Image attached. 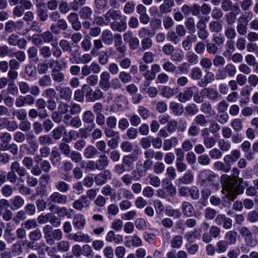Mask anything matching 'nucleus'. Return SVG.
I'll return each instance as SVG.
<instances>
[{"instance_id":"5701e85b","label":"nucleus","mask_w":258,"mask_h":258,"mask_svg":"<svg viewBox=\"0 0 258 258\" xmlns=\"http://www.w3.org/2000/svg\"><path fill=\"white\" fill-rule=\"evenodd\" d=\"M178 144V141L176 137H171L166 139L163 142V150L165 151L170 150L172 148L175 147Z\"/></svg>"},{"instance_id":"20e7f679","label":"nucleus","mask_w":258,"mask_h":258,"mask_svg":"<svg viewBox=\"0 0 258 258\" xmlns=\"http://www.w3.org/2000/svg\"><path fill=\"white\" fill-rule=\"evenodd\" d=\"M201 184L205 186L208 184L214 185L216 184V179H218L217 175L213 171L209 170H205L202 171L199 175Z\"/></svg>"},{"instance_id":"774afa93","label":"nucleus","mask_w":258,"mask_h":258,"mask_svg":"<svg viewBox=\"0 0 258 258\" xmlns=\"http://www.w3.org/2000/svg\"><path fill=\"white\" fill-rule=\"evenodd\" d=\"M20 130L24 132H29L31 128V124L29 121L26 119L22 120L18 125Z\"/></svg>"},{"instance_id":"423d86ee","label":"nucleus","mask_w":258,"mask_h":258,"mask_svg":"<svg viewBox=\"0 0 258 258\" xmlns=\"http://www.w3.org/2000/svg\"><path fill=\"white\" fill-rule=\"evenodd\" d=\"M85 96L86 101L88 102H94L105 98L103 92L100 89L93 90L90 87H88L87 89Z\"/></svg>"},{"instance_id":"393cba45","label":"nucleus","mask_w":258,"mask_h":258,"mask_svg":"<svg viewBox=\"0 0 258 258\" xmlns=\"http://www.w3.org/2000/svg\"><path fill=\"white\" fill-rule=\"evenodd\" d=\"M110 28L113 31L122 32L127 29V24L125 19H123L120 22H111L110 23Z\"/></svg>"},{"instance_id":"a211bd4d","label":"nucleus","mask_w":258,"mask_h":258,"mask_svg":"<svg viewBox=\"0 0 258 258\" xmlns=\"http://www.w3.org/2000/svg\"><path fill=\"white\" fill-rule=\"evenodd\" d=\"M163 3L159 6V11L161 14L170 13L175 6L174 0H164Z\"/></svg>"},{"instance_id":"603ef678","label":"nucleus","mask_w":258,"mask_h":258,"mask_svg":"<svg viewBox=\"0 0 258 258\" xmlns=\"http://www.w3.org/2000/svg\"><path fill=\"white\" fill-rule=\"evenodd\" d=\"M230 125L233 130L237 133L240 132L243 130L242 121L238 118L234 119L231 122Z\"/></svg>"},{"instance_id":"6e6552de","label":"nucleus","mask_w":258,"mask_h":258,"mask_svg":"<svg viewBox=\"0 0 258 258\" xmlns=\"http://www.w3.org/2000/svg\"><path fill=\"white\" fill-rule=\"evenodd\" d=\"M68 197L61 194L58 191H55L52 193L47 200V202L49 205L52 203H56L60 205H66L68 202Z\"/></svg>"},{"instance_id":"e2e57ef3","label":"nucleus","mask_w":258,"mask_h":258,"mask_svg":"<svg viewBox=\"0 0 258 258\" xmlns=\"http://www.w3.org/2000/svg\"><path fill=\"white\" fill-rule=\"evenodd\" d=\"M65 130L63 125H60L55 128L52 131V137L55 140H58L61 138L63 131Z\"/></svg>"},{"instance_id":"ddd939ff","label":"nucleus","mask_w":258,"mask_h":258,"mask_svg":"<svg viewBox=\"0 0 258 258\" xmlns=\"http://www.w3.org/2000/svg\"><path fill=\"white\" fill-rule=\"evenodd\" d=\"M90 205V201L88 199L87 197L83 195L79 199L74 201L73 207L76 210L82 211L84 208H89Z\"/></svg>"},{"instance_id":"bb28decb","label":"nucleus","mask_w":258,"mask_h":258,"mask_svg":"<svg viewBox=\"0 0 258 258\" xmlns=\"http://www.w3.org/2000/svg\"><path fill=\"white\" fill-rule=\"evenodd\" d=\"M181 210L183 215L188 217L192 216L194 208L189 202L184 201L182 203Z\"/></svg>"},{"instance_id":"aec40b11","label":"nucleus","mask_w":258,"mask_h":258,"mask_svg":"<svg viewBox=\"0 0 258 258\" xmlns=\"http://www.w3.org/2000/svg\"><path fill=\"white\" fill-rule=\"evenodd\" d=\"M70 237L71 239L78 242L89 243L91 241L90 236L82 232L72 234L70 235Z\"/></svg>"},{"instance_id":"dca6fc26","label":"nucleus","mask_w":258,"mask_h":258,"mask_svg":"<svg viewBox=\"0 0 258 258\" xmlns=\"http://www.w3.org/2000/svg\"><path fill=\"white\" fill-rule=\"evenodd\" d=\"M56 90L58 92L61 99L69 101L72 98L73 91L70 87L58 86L56 87Z\"/></svg>"},{"instance_id":"864d4df0","label":"nucleus","mask_w":258,"mask_h":258,"mask_svg":"<svg viewBox=\"0 0 258 258\" xmlns=\"http://www.w3.org/2000/svg\"><path fill=\"white\" fill-rule=\"evenodd\" d=\"M252 13L246 12L241 15L237 19V22L248 25V22L252 18Z\"/></svg>"},{"instance_id":"39448f33","label":"nucleus","mask_w":258,"mask_h":258,"mask_svg":"<svg viewBox=\"0 0 258 258\" xmlns=\"http://www.w3.org/2000/svg\"><path fill=\"white\" fill-rule=\"evenodd\" d=\"M221 233V229L217 225H212L209 228V231L203 232L202 236V241L206 243L211 242L213 239H216L219 237Z\"/></svg>"},{"instance_id":"2eb2a0df","label":"nucleus","mask_w":258,"mask_h":258,"mask_svg":"<svg viewBox=\"0 0 258 258\" xmlns=\"http://www.w3.org/2000/svg\"><path fill=\"white\" fill-rule=\"evenodd\" d=\"M112 178V174L108 170H105L103 172L97 174L94 177V181L96 185H102L105 184L107 180Z\"/></svg>"},{"instance_id":"c9c22d12","label":"nucleus","mask_w":258,"mask_h":258,"mask_svg":"<svg viewBox=\"0 0 258 258\" xmlns=\"http://www.w3.org/2000/svg\"><path fill=\"white\" fill-rule=\"evenodd\" d=\"M224 34L225 37L229 40L234 39L237 35L234 26H225Z\"/></svg>"},{"instance_id":"6e6d98bb","label":"nucleus","mask_w":258,"mask_h":258,"mask_svg":"<svg viewBox=\"0 0 258 258\" xmlns=\"http://www.w3.org/2000/svg\"><path fill=\"white\" fill-rule=\"evenodd\" d=\"M214 166L218 170L222 171L224 172H228L231 170V166L229 164H224L220 161L215 162Z\"/></svg>"},{"instance_id":"72a5a7b5","label":"nucleus","mask_w":258,"mask_h":258,"mask_svg":"<svg viewBox=\"0 0 258 258\" xmlns=\"http://www.w3.org/2000/svg\"><path fill=\"white\" fill-rule=\"evenodd\" d=\"M27 54L29 61L37 62L39 60L38 50L35 46H31L27 50Z\"/></svg>"},{"instance_id":"ea45409f","label":"nucleus","mask_w":258,"mask_h":258,"mask_svg":"<svg viewBox=\"0 0 258 258\" xmlns=\"http://www.w3.org/2000/svg\"><path fill=\"white\" fill-rule=\"evenodd\" d=\"M161 94L164 97L166 98H170L173 97L176 93L174 89L167 86H164L160 90Z\"/></svg>"},{"instance_id":"473e14b6","label":"nucleus","mask_w":258,"mask_h":258,"mask_svg":"<svg viewBox=\"0 0 258 258\" xmlns=\"http://www.w3.org/2000/svg\"><path fill=\"white\" fill-rule=\"evenodd\" d=\"M171 179L168 178H165L162 180V182L167 185L165 187V189L169 194V196L174 197L176 194V188L171 182Z\"/></svg>"},{"instance_id":"7c9ffc66","label":"nucleus","mask_w":258,"mask_h":258,"mask_svg":"<svg viewBox=\"0 0 258 258\" xmlns=\"http://www.w3.org/2000/svg\"><path fill=\"white\" fill-rule=\"evenodd\" d=\"M201 111L209 116H213L215 114V111L213 109L211 103L208 101L202 104L200 107Z\"/></svg>"},{"instance_id":"f257e3e1","label":"nucleus","mask_w":258,"mask_h":258,"mask_svg":"<svg viewBox=\"0 0 258 258\" xmlns=\"http://www.w3.org/2000/svg\"><path fill=\"white\" fill-rule=\"evenodd\" d=\"M233 177L227 174L221 176L222 184L223 193L231 201H234L238 194H241L244 191V187L241 185L243 180L241 178H237L239 171L237 168L232 170Z\"/></svg>"},{"instance_id":"5fc2aeb1","label":"nucleus","mask_w":258,"mask_h":258,"mask_svg":"<svg viewBox=\"0 0 258 258\" xmlns=\"http://www.w3.org/2000/svg\"><path fill=\"white\" fill-rule=\"evenodd\" d=\"M138 158L136 154L126 155L123 157L122 162L124 165L130 166L133 165L134 162L137 160Z\"/></svg>"},{"instance_id":"f03ea898","label":"nucleus","mask_w":258,"mask_h":258,"mask_svg":"<svg viewBox=\"0 0 258 258\" xmlns=\"http://www.w3.org/2000/svg\"><path fill=\"white\" fill-rule=\"evenodd\" d=\"M46 242L49 245H52L55 241H60L63 237L62 231L59 229H53L52 226L46 225L42 228Z\"/></svg>"},{"instance_id":"69168bd1","label":"nucleus","mask_w":258,"mask_h":258,"mask_svg":"<svg viewBox=\"0 0 258 258\" xmlns=\"http://www.w3.org/2000/svg\"><path fill=\"white\" fill-rule=\"evenodd\" d=\"M38 142L41 145H50L53 143V140L49 135H41L38 138Z\"/></svg>"},{"instance_id":"8fccbe9b","label":"nucleus","mask_w":258,"mask_h":258,"mask_svg":"<svg viewBox=\"0 0 258 258\" xmlns=\"http://www.w3.org/2000/svg\"><path fill=\"white\" fill-rule=\"evenodd\" d=\"M38 84L43 88L50 86L52 84V80L50 77L47 75H44L39 79Z\"/></svg>"},{"instance_id":"a878e982","label":"nucleus","mask_w":258,"mask_h":258,"mask_svg":"<svg viewBox=\"0 0 258 258\" xmlns=\"http://www.w3.org/2000/svg\"><path fill=\"white\" fill-rule=\"evenodd\" d=\"M78 15L82 20H88L91 19L93 11L89 7L85 6L80 9Z\"/></svg>"},{"instance_id":"c85d7f7f","label":"nucleus","mask_w":258,"mask_h":258,"mask_svg":"<svg viewBox=\"0 0 258 258\" xmlns=\"http://www.w3.org/2000/svg\"><path fill=\"white\" fill-rule=\"evenodd\" d=\"M98 170L105 169L109 165V161L106 155L101 154L98 159L96 161Z\"/></svg>"},{"instance_id":"79ce46f5","label":"nucleus","mask_w":258,"mask_h":258,"mask_svg":"<svg viewBox=\"0 0 258 258\" xmlns=\"http://www.w3.org/2000/svg\"><path fill=\"white\" fill-rule=\"evenodd\" d=\"M194 180V176L190 170L186 171L184 175L180 179V182L185 184H189L191 183Z\"/></svg>"},{"instance_id":"f704fd0d","label":"nucleus","mask_w":258,"mask_h":258,"mask_svg":"<svg viewBox=\"0 0 258 258\" xmlns=\"http://www.w3.org/2000/svg\"><path fill=\"white\" fill-rule=\"evenodd\" d=\"M98 153L97 149L92 145L86 148L84 152V156L87 159L94 158Z\"/></svg>"},{"instance_id":"338daca9","label":"nucleus","mask_w":258,"mask_h":258,"mask_svg":"<svg viewBox=\"0 0 258 258\" xmlns=\"http://www.w3.org/2000/svg\"><path fill=\"white\" fill-rule=\"evenodd\" d=\"M202 76V71L198 67H195L192 69L190 72V77L192 80H199Z\"/></svg>"},{"instance_id":"b1692460","label":"nucleus","mask_w":258,"mask_h":258,"mask_svg":"<svg viewBox=\"0 0 258 258\" xmlns=\"http://www.w3.org/2000/svg\"><path fill=\"white\" fill-rule=\"evenodd\" d=\"M106 240L110 242H114L116 244H120L123 241V236L120 234H115L113 231L111 230L107 234Z\"/></svg>"},{"instance_id":"680f3d73","label":"nucleus","mask_w":258,"mask_h":258,"mask_svg":"<svg viewBox=\"0 0 258 258\" xmlns=\"http://www.w3.org/2000/svg\"><path fill=\"white\" fill-rule=\"evenodd\" d=\"M86 0H73L70 5L72 10L78 11L82 6L86 4Z\"/></svg>"},{"instance_id":"9b49d317","label":"nucleus","mask_w":258,"mask_h":258,"mask_svg":"<svg viewBox=\"0 0 258 258\" xmlns=\"http://www.w3.org/2000/svg\"><path fill=\"white\" fill-rule=\"evenodd\" d=\"M198 29L197 34L199 38L205 40L208 38L209 33L207 30V24L205 21L201 19L197 24Z\"/></svg>"},{"instance_id":"4c0bfd02","label":"nucleus","mask_w":258,"mask_h":258,"mask_svg":"<svg viewBox=\"0 0 258 258\" xmlns=\"http://www.w3.org/2000/svg\"><path fill=\"white\" fill-rule=\"evenodd\" d=\"M218 146L222 152H225L230 150L231 144L229 141L226 140L224 139H221L218 141Z\"/></svg>"},{"instance_id":"e433bc0d","label":"nucleus","mask_w":258,"mask_h":258,"mask_svg":"<svg viewBox=\"0 0 258 258\" xmlns=\"http://www.w3.org/2000/svg\"><path fill=\"white\" fill-rule=\"evenodd\" d=\"M170 109L173 114L176 115H180L183 111V105L175 102H171L169 105Z\"/></svg>"},{"instance_id":"9d476101","label":"nucleus","mask_w":258,"mask_h":258,"mask_svg":"<svg viewBox=\"0 0 258 258\" xmlns=\"http://www.w3.org/2000/svg\"><path fill=\"white\" fill-rule=\"evenodd\" d=\"M95 115L90 110L85 111L82 115V120L84 123L88 124L87 131L91 132L95 127Z\"/></svg>"},{"instance_id":"cd10ccee","label":"nucleus","mask_w":258,"mask_h":258,"mask_svg":"<svg viewBox=\"0 0 258 258\" xmlns=\"http://www.w3.org/2000/svg\"><path fill=\"white\" fill-rule=\"evenodd\" d=\"M51 77L54 82L57 83H61L65 80L64 74L60 70L53 68L51 71Z\"/></svg>"},{"instance_id":"37998d69","label":"nucleus","mask_w":258,"mask_h":258,"mask_svg":"<svg viewBox=\"0 0 258 258\" xmlns=\"http://www.w3.org/2000/svg\"><path fill=\"white\" fill-rule=\"evenodd\" d=\"M209 29L211 32L219 33L220 32L223 28L222 23L218 21H212L209 23Z\"/></svg>"},{"instance_id":"4be33fe9","label":"nucleus","mask_w":258,"mask_h":258,"mask_svg":"<svg viewBox=\"0 0 258 258\" xmlns=\"http://www.w3.org/2000/svg\"><path fill=\"white\" fill-rule=\"evenodd\" d=\"M23 23L21 21L15 22L13 21H9L5 24V31L11 33L17 29H20L22 28Z\"/></svg>"},{"instance_id":"2f4dec72","label":"nucleus","mask_w":258,"mask_h":258,"mask_svg":"<svg viewBox=\"0 0 258 258\" xmlns=\"http://www.w3.org/2000/svg\"><path fill=\"white\" fill-rule=\"evenodd\" d=\"M101 40L105 44H111L113 40V35L112 32L109 30H104L101 36Z\"/></svg>"},{"instance_id":"0eeeda50","label":"nucleus","mask_w":258,"mask_h":258,"mask_svg":"<svg viewBox=\"0 0 258 258\" xmlns=\"http://www.w3.org/2000/svg\"><path fill=\"white\" fill-rule=\"evenodd\" d=\"M198 92V88L196 86L186 88L182 92L178 95V99L181 103H185L191 99L194 93Z\"/></svg>"},{"instance_id":"412c9836","label":"nucleus","mask_w":258,"mask_h":258,"mask_svg":"<svg viewBox=\"0 0 258 258\" xmlns=\"http://www.w3.org/2000/svg\"><path fill=\"white\" fill-rule=\"evenodd\" d=\"M73 224L77 229L80 230L84 228L86 225V219L83 215L77 214L74 216Z\"/></svg>"},{"instance_id":"de8ad7c7","label":"nucleus","mask_w":258,"mask_h":258,"mask_svg":"<svg viewBox=\"0 0 258 258\" xmlns=\"http://www.w3.org/2000/svg\"><path fill=\"white\" fill-rule=\"evenodd\" d=\"M56 247L58 251L66 252L69 250L70 244L68 241L60 240L56 243Z\"/></svg>"},{"instance_id":"1a4fd4ad","label":"nucleus","mask_w":258,"mask_h":258,"mask_svg":"<svg viewBox=\"0 0 258 258\" xmlns=\"http://www.w3.org/2000/svg\"><path fill=\"white\" fill-rule=\"evenodd\" d=\"M201 94L203 96H206L209 100L217 101L222 98V96L218 91L213 88H205L201 90Z\"/></svg>"},{"instance_id":"4468645a","label":"nucleus","mask_w":258,"mask_h":258,"mask_svg":"<svg viewBox=\"0 0 258 258\" xmlns=\"http://www.w3.org/2000/svg\"><path fill=\"white\" fill-rule=\"evenodd\" d=\"M110 75L107 71L103 72L100 76L99 85L103 91H107L110 88Z\"/></svg>"},{"instance_id":"a18cd8bd","label":"nucleus","mask_w":258,"mask_h":258,"mask_svg":"<svg viewBox=\"0 0 258 258\" xmlns=\"http://www.w3.org/2000/svg\"><path fill=\"white\" fill-rule=\"evenodd\" d=\"M12 115L16 116L17 118L19 120H23L26 119L27 113L25 109H13L12 112Z\"/></svg>"},{"instance_id":"4d7b16f0","label":"nucleus","mask_w":258,"mask_h":258,"mask_svg":"<svg viewBox=\"0 0 258 258\" xmlns=\"http://www.w3.org/2000/svg\"><path fill=\"white\" fill-rule=\"evenodd\" d=\"M69 111L72 115L78 114L81 112L82 107L81 106L75 102H72L69 105Z\"/></svg>"},{"instance_id":"f3484780","label":"nucleus","mask_w":258,"mask_h":258,"mask_svg":"<svg viewBox=\"0 0 258 258\" xmlns=\"http://www.w3.org/2000/svg\"><path fill=\"white\" fill-rule=\"evenodd\" d=\"M251 144L248 141H244L240 145V148L244 153L245 158L248 161H252L255 158V153L250 150Z\"/></svg>"},{"instance_id":"bf43d9fd","label":"nucleus","mask_w":258,"mask_h":258,"mask_svg":"<svg viewBox=\"0 0 258 258\" xmlns=\"http://www.w3.org/2000/svg\"><path fill=\"white\" fill-rule=\"evenodd\" d=\"M223 68L227 76L229 77H234L236 73V68L233 64L228 63Z\"/></svg>"},{"instance_id":"052dcab7","label":"nucleus","mask_w":258,"mask_h":258,"mask_svg":"<svg viewBox=\"0 0 258 258\" xmlns=\"http://www.w3.org/2000/svg\"><path fill=\"white\" fill-rule=\"evenodd\" d=\"M185 25L189 32L191 33H195L196 29L195 28V20L192 17H188L185 21Z\"/></svg>"},{"instance_id":"f8f14e48","label":"nucleus","mask_w":258,"mask_h":258,"mask_svg":"<svg viewBox=\"0 0 258 258\" xmlns=\"http://www.w3.org/2000/svg\"><path fill=\"white\" fill-rule=\"evenodd\" d=\"M215 222L217 225H223V227L225 229H229L232 226V220L224 214L218 215L215 218Z\"/></svg>"},{"instance_id":"c03bdc74","label":"nucleus","mask_w":258,"mask_h":258,"mask_svg":"<svg viewBox=\"0 0 258 258\" xmlns=\"http://www.w3.org/2000/svg\"><path fill=\"white\" fill-rule=\"evenodd\" d=\"M228 243L226 240H220L216 243V252L218 253H224L228 249Z\"/></svg>"},{"instance_id":"49530a36","label":"nucleus","mask_w":258,"mask_h":258,"mask_svg":"<svg viewBox=\"0 0 258 258\" xmlns=\"http://www.w3.org/2000/svg\"><path fill=\"white\" fill-rule=\"evenodd\" d=\"M237 232L233 230L227 232L225 234V239L229 245L234 244L237 240Z\"/></svg>"},{"instance_id":"a19ab883","label":"nucleus","mask_w":258,"mask_h":258,"mask_svg":"<svg viewBox=\"0 0 258 258\" xmlns=\"http://www.w3.org/2000/svg\"><path fill=\"white\" fill-rule=\"evenodd\" d=\"M59 45L61 49L64 51L66 52L68 51H70L71 55L73 56L76 55L75 51H73L71 49V44L69 41L65 39H62L60 40Z\"/></svg>"},{"instance_id":"0e129e2a","label":"nucleus","mask_w":258,"mask_h":258,"mask_svg":"<svg viewBox=\"0 0 258 258\" xmlns=\"http://www.w3.org/2000/svg\"><path fill=\"white\" fill-rule=\"evenodd\" d=\"M138 35L140 38H148V36L152 37L154 33H152L151 30L146 27H142L138 31Z\"/></svg>"},{"instance_id":"6ab92c4d","label":"nucleus","mask_w":258,"mask_h":258,"mask_svg":"<svg viewBox=\"0 0 258 258\" xmlns=\"http://www.w3.org/2000/svg\"><path fill=\"white\" fill-rule=\"evenodd\" d=\"M10 204L12 210H17L24 206L25 201L20 196L17 195L10 200Z\"/></svg>"},{"instance_id":"7ed1b4c3","label":"nucleus","mask_w":258,"mask_h":258,"mask_svg":"<svg viewBox=\"0 0 258 258\" xmlns=\"http://www.w3.org/2000/svg\"><path fill=\"white\" fill-rule=\"evenodd\" d=\"M11 170L9 171L7 175V180L12 183H15L18 179V177L16 174L21 177H24L27 174V170L18 161L13 162L10 167Z\"/></svg>"},{"instance_id":"3c124183","label":"nucleus","mask_w":258,"mask_h":258,"mask_svg":"<svg viewBox=\"0 0 258 258\" xmlns=\"http://www.w3.org/2000/svg\"><path fill=\"white\" fill-rule=\"evenodd\" d=\"M226 25L227 26H234L236 20V14L233 12H230L225 14Z\"/></svg>"},{"instance_id":"13d9d810","label":"nucleus","mask_w":258,"mask_h":258,"mask_svg":"<svg viewBox=\"0 0 258 258\" xmlns=\"http://www.w3.org/2000/svg\"><path fill=\"white\" fill-rule=\"evenodd\" d=\"M194 122L196 124L199 125L201 126H205L207 124L208 120L204 114H200L195 117Z\"/></svg>"},{"instance_id":"09e8293b","label":"nucleus","mask_w":258,"mask_h":258,"mask_svg":"<svg viewBox=\"0 0 258 258\" xmlns=\"http://www.w3.org/2000/svg\"><path fill=\"white\" fill-rule=\"evenodd\" d=\"M184 58L183 52L181 49H177L171 55V59L173 61L180 62Z\"/></svg>"},{"instance_id":"58836bf2","label":"nucleus","mask_w":258,"mask_h":258,"mask_svg":"<svg viewBox=\"0 0 258 258\" xmlns=\"http://www.w3.org/2000/svg\"><path fill=\"white\" fill-rule=\"evenodd\" d=\"M55 187L59 192L66 193L70 189L69 184L62 180H59L55 183Z\"/></svg>"},{"instance_id":"c756f323","label":"nucleus","mask_w":258,"mask_h":258,"mask_svg":"<svg viewBox=\"0 0 258 258\" xmlns=\"http://www.w3.org/2000/svg\"><path fill=\"white\" fill-rule=\"evenodd\" d=\"M240 156V151L238 150H234L231 151L230 154L225 156L223 160L226 164H229L236 161Z\"/></svg>"}]
</instances>
